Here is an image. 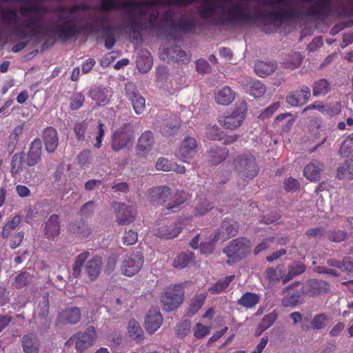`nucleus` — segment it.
<instances>
[{
	"label": "nucleus",
	"mask_w": 353,
	"mask_h": 353,
	"mask_svg": "<svg viewBox=\"0 0 353 353\" xmlns=\"http://www.w3.org/2000/svg\"><path fill=\"white\" fill-rule=\"evenodd\" d=\"M327 319V316L323 313L315 315L311 321L312 329L321 330L323 328Z\"/></svg>",
	"instance_id": "nucleus-58"
},
{
	"label": "nucleus",
	"mask_w": 353,
	"mask_h": 353,
	"mask_svg": "<svg viewBox=\"0 0 353 353\" xmlns=\"http://www.w3.org/2000/svg\"><path fill=\"white\" fill-rule=\"evenodd\" d=\"M23 130V125L21 124L17 125L11 132L9 140L7 144V150L10 153H12L16 148L19 141V137L22 133Z\"/></svg>",
	"instance_id": "nucleus-43"
},
{
	"label": "nucleus",
	"mask_w": 353,
	"mask_h": 353,
	"mask_svg": "<svg viewBox=\"0 0 353 353\" xmlns=\"http://www.w3.org/2000/svg\"><path fill=\"white\" fill-rule=\"evenodd\" d=\"M283 184L285 190L288 192L296 191L300 187L299 181L292 177L285 179Z\"/></svg>",
	"instance_id": "nucleus-62"
},
{
	"label": "nucleus",
	"mask_w": 353,
	"mask_h": 353,
	"mask_svg": "<svg viewBox=\"0 0 353 353\" xmlns=\"http://www.w3.org/2000/svg\"><path fill=\"white\" fill-rule=\"evenodd\" d=\"M234 279V275L228 276L225 278L221 279L217 281L215 284L209 288V292L211 294H219L226 289L230 283Z\"/></svg>",
	"instance_id": "nucleus-44"
},
{
	"label": "nucleus",
	"mask_w": 353,
	"mask_h": 353,
	"mask_svg": "<svg viewBox=\"0 0 353 353\" xmlns=\"http://www.w3.org/2000/svg\"><path fill=\"white\" fill-rule=\"evenodd\" d=\"M49 294L47 292H43L41 294V296L39 299V305L36 310V312L34 314V319L37 322H39L41 324L46 325L48 323V321L47 319L48 313H49Z\"/></svg>",
	"instance_id": "nucleus-18"
},
{
	"label": "nucleus",
	"mask_w": 353,
	"mask_h": 353,
	"mask_svg": "<svg viewBox=\"0 0 353 353\" xmlns=\"http://www.w3.org/2000/svg\"><path fill=\"white\" fill-rule=\"evenodd\" d=\"M153 134L150 131H145L139 139L137 151L139 154L145 155L149 152L154 144Z\"/></svg>",
	"instance_id": "nucleus-30"
},
{
	"label": "nucleus",
	"mask_w": 353,
	"mask_h": 353,
	"mask_svg": "<svg viewBox=\"0 0 353 353\" xmlns=\"http://www.w3.org/2000/svg\"><path fill=\"white\" fill-rule=\"evenodd\" d=\"M102 259L98 256L92 257L86 262L85 271L91 281H94L99 277L102 270Z\"/></svg>",
	"instance_id": "nucleus-25"
},
{
	"label": "nucleus",
	"mask_w": 353,
	"mask_h": 353,
	"mask_svg": "<svg viewBox=\"0 0 353 353\" xmlns=\"http://www.w3.org/2000/svg\"><path fill=\"white\" fill-rule=\"evenodd\" d=\"M305 295L301 292H296L286 295L282 300V304L284 307H295L302 303L301 297Z\"/></svg>",
	"instance_id": "nucleus-46"
},
{
	"label": "nucleus",
	"mask_w": 353,
	"mask_h": 353,
	"mask_svg": "<svg viewBox=\"0 0 353 353\" xmlns=\"http://www.w3.org/2000/svg\"><path fill=\"white\" fill-rule=\"evenodd\" d=\"M183 296L184 292L181 285L167 288L161 297L163 308L167 312L174 310L183 302Z\"/></svg>",
	"instance_id": "nucleus-8"
},
{
	"label": "nucleus",
	"mask_w": 353,
	"mask_h": 353,
	"mask_svg": "<svg viewBox=\"0 0 353 353\" xmlns=\"http://www.w3.org/2000/svg\"><path fill=\"white\" fill-rule=\"evenodd\" d=\"M42 140L48 153H53L59 145L57 131L53 127L46 128L42 132Z\"/></svg>",
	"instance_id": "nucleus-19"
},
{
	"label": "nucleus",
	"mask_w": 353,
	"mask_h": 353,
	"mask_svg": "<svg viewBox=\"0 0 353 353\" xmlns=\"http://www.w3.org/2000/svg\"><path fill=\"white\" fill-rule=\"evenodd\" d=\"M330 90V84L325 79H321L313 83L312 92L315 97L325 95Z\"/></svg>",
	"instance_id": "nucleus-41"
},
{
	"label": "nucleus",
	"mask_w": 353,
	"mask_h": 353,
	"mask_svg": "<svg viewBox=\"0 0 353 353\" xmlns=\"http://www.w3.org/2000/svg\"><path fill=\"white\" fill-rule=\"evenodd\" d=\"M192 253H182L176 256L173 262V266L177 269L185 268L192 259Z\"/></svg>",
	"instance_id": "nucleus-54"
},
{
	"label": "nucleus",
	"mask_w": 353,
	"mask_h": 353,
	"mask_svg": "<svg viewBox=\"0 0 353 353\" xmlns=\"http://www.w3.org/2000/svg\"><path fill=\"white\" fill-rule=\"evenodd\" d=\"M220 239H216V235L215 234L213 238L210 239L208 241L201 243L200 248L201 252L205 254H209L212 253L216 243Z\"/></svg>",
	"instance_id": "nucleus-56"
},
{
	"label": "nucleus",
	"mask_w": 353,
	"mask_h": 353,
	"mask_svg": "<svg viewBox=\"0 0 353 353\" xmlns=\"http://www.w3.org/2000/svg\"><path fill=\"white\" fill-rule=\"evenodd\" d=\"M24 154L23 152L16 153L13 155L11 163V172L12 175L19 174L22 170Z\"/></svg>",
	"instance_id": "nucleus-50"
},
{
	"label": "nucleus",
	"mask_w": 353,
	"mask_h": 353,
	"mask_svg": "<svg viewBox=\"0 0 353 353\" xmlns=\"http://www.w3.org/2000/svg\"><path fill=\"white\" fill-rule=\"evenodd\" d=\"M98 24L102 26V34L105 37L114 36L113 28L110 25L107 24L105 20L97 19L95 24L90 25V29L93 32H98Z\"/></svg>",
	"instance_id": "nucleus-51"
},
{
	"label": "nucleus",
	"mask_w": 353,
	"mask_h": 353,
	"mask_svg": "<svg viewBox=\"0 0 353 353\" xmlns=\"http://www.w3.org/2000/svg\"><path fill=\"white\" fill-rule=\"evenodd\" d=\"M227 255L228 264L234 263L246 256L250 252V241L245 238H237L232 240L223 249Z\"/></svg>",
	"instance_id": "nucleus-7"
},
{
	"label": "nucleus",
	"mask_w": 353,
	"mask_h": 353,
	"mask_svg": "<svg viewBox=\"0 0 353 353\" xmlns=\"http://www.w3.org/2000/svg\"><path fill=\"white\" fill-rule=\"evenodd\" d=\"M197 10L203 20L222 26L253 23L263 15L281 23L345 14L353 11V0H201Z\"/></svg>",
	"instance_id": "nucleus-1"
},
{
	"label": "nucleus",
	"mask_w": 353,
	"mask_h": 353,
	"mask_svg": "<svg viewBox=\"0 0 353 353\" xmlns=\"http://www.w3.org/2000/svg\"><path fill=\"white\" fill-rule=\"evenodd\" d=\"M143 263V256L141 252L136 251L125 254L122 262V272L128 276H132L139 272Z\"/></svg>",
	"instance_id": "nucleus-9"
},
{
	"label": "nucleus",
	"mask_w": 353,
	"mask_h": 353,
	"mask_svg": "<svg viewBox=\"0 0 353 353\" xmlns=\"http://www.w3.org/2000/svg\"><path fill=\"white\" fill-rule=\"evenodd\" d=\"M323 169V163L314 159L305 167L303 174L304 176L310 181H318L320 179L321 172Z\"/></svg>",
	"instance_id": "nucleus-29"
},
{
	"label": "nucleus",
	"mask_w": 353,
	"mask_h": 353,
	"mask_svg": "<svg viewBox=\"0 0 353 353\" xmlns=\"http://www.w3.org/2000/svg\"><path fill=\"white\" fill-rule=\"evenodd\" d=\"M181 126V120L176 115L166 116L158 126L159 132L165 137L174 135Z\"/></svg>",
	"instance_id": "nucleus-13"
},
{
	"label": "nucleus",
	"mask_w": 353,
	"mask_h": 353,
	"mask_svg": "<svg viewBox=\"0 0 353 353\" xmlns=\"http://www.w3.org/2000/svg\"><path fill=\"white\" fill-rule=\"evenodd\" d=\"M306 266L301 261H294L288 266V272L283 279V284L287 283L294 278L303 274L305 272Z\"/></svg>",
	"instance_id": "nucleus-34"
},
{
	"label": "nucleus",
	"mask_w": 353,
	"mask_h": 353,
	"mask_svg": "<svg viewBox=\"0 0 353 353\" xmlns=\"http://www.w3.org/2000/svg\"><path fill=\"white\" fill-rule=\"evenodd\" d=\"M109 90L106 88L97 87L89 92V97L94 100L97 104L105 105L109 101Z\"/></svg>",
	"instance_id": "nucleus-35"
},
{
	"label": "nucleus",
	"mask_w": 353,
	"mask_h": 353,
	"mask_svg": "<svg viewBox=\"0 0 353 353\" xmlns=\"http://www.w3.org/2000/svg\"><path fill=\"white\" fill-rule=\"evenodd\" d=\"M239 231L238 222L233 220H224L218 232L215 234L216 239L225 241L236 236Z\"/></svg>",
	"instance_id": "nucleus-20"
},
{
	"label": "nucleus",
	"mask_w": 353,
	"mask_h": 353,
	"mask_svg": "<svg viewBox=\"0 0 353 353\" xmlns=\"http://www.w3.org/2000/svg\"><path fill=\"white\" fill-rule=\"evenodd\" d=\"M260 300L259 295L252 292L245 293L239 300L237 303L245 308L254 307Z\"/></svg>",
	"instance_id": "nucleus-39"
},
{
	"label": "nucleus",
	"mask_w": 353,
	"mask_h": 353,
	"mask_svg": "<svg viewBox=\"0 0 353 353\" xmlns=\"http://www.w3.org/2000/svg\"><path fill=\"white\" fill-rule=\"evenodd\" d=\"M117 208V221L119 225L130 224L135 219V212L132 206L127 205L125 203H116Z\"/></svg>",
	"instance_id": "nucleus-22"
},
{
	"label": "nucleus",
	"mask_w": 353,
	"mask_h": 353,
	"mask_svg": "<svg viewBox=\"0 0 353 353\" xmlns=\"http://www.w3.org/2000/svg\"><path fill=\"white\" fill-rule=\"evenodd\" d=\"M42 153L41 140L36 138L30 145L26 157V164L30 167L36 165L40 161Z\"/></svg>",
	"instance_id": "nucleus-21"
},
{
	"label": "nucleus",
	"mask_w": 353,
	"mask_h": 353,
	"mask_svg": "<svg viewBox=\"0 0 353 353\" xmlns=\"http://www.w3.org/2000/svg\"><path fill=\"white\" fill-rule=\"evenodd\" d=\"M17 21V12L12 9L3 10L1 12V23L7 28L11 27L12 23Z\"/></svg>",
	"instance_id": "nucleus-49"
},
{
	"label": "nucleus",
	"mask_w": 353,
	"mask_h": 353,
	"mask_svg": "<svg viewBox=\"0 0 353 353\" xmlns=\"http://www.w3.org/2000/svg\"><path fill=\"white\" fill-rule=\"evenodd\" d=\"M90 256V254L88 251H84L79 254L75 259V261L72 266V274L74 277L77 278L79 276L82 267L83 263L85 262V261L88 259V257Z\"/></svg>",
	"instance_id": "nucleus-45"
},
{
	"label": "nucleus",
	"mask_w": 353,
	"mask_h": 353,
	"mask_svg": "<svg viewBox=\"0 0 353 353\" xmlns=\"http://www.w3.org/2000/svg\"><path fill=\"white\" fill-rule=\"evenodd\" d=\"M265 92V85L260 81H254L250 86V94L254 97H260Z\"/></svg>",
	"instance_id": "nucleus-57"
},
{
	"label": "nucleus",
	"mask_w": 353,
	"mask_h": 353,
	"mask_svg": "<svg viewBox=\"0 0 353 353\" xmlns=\"http://www.w3.org/2000/svg\"><path fill=\"white\" fill-rule=\"evenodd\" d=\"M276 318L277 314L274 312L265 315L259 324V329L261 330L259 334H261L262 332L268 329L274 323Z\"/></svg>",
	"instance_id": "nucleus-52"
},
{
	"label": "nucleus",
	"mask_w": 353,
	"mask_h": 353,
	"mask_svg": "<svg viewBox=\"0 0 353 353\" xmlns=\"http://www.w3.org/2000/svg\"><path fill=\"white\" fill-rule=\"evenodd\" d=\"M214 208V204L207 198H199L195 204L194 213L195 216H201Z\"/></svg>",
	"instance_id": "nucleus-38"
},
{
	"label": "nucleus",
	"mask_w": 353,
	"mask_h": 353,
	"mask_svg": "<svg viewBox=\"0 0 353 353\" xmlns=\"http://www.w3.org/2000/svg\"><path fill=\"white\" fill-rule=\"evenodd\" d=\"M197 141L194 137H186L179 147V155L185 162L190 161L197 152Z\"/></svg>",
	"instance_id": "nucleus-15"
},
{
	"label": "nucleus",
	"mask_w": 353,
	"mask_h": 353,
	"mask_svg": "<svg viewBox=\"0 0 353 353\" xmlns=\"http://www.w3.org/2000/svg\"><path fill=\"white\" fill-rule=\"evenodd\" d=\"M347 236V233L343 230H333L330 231L328 235V239L334 242H341L344 241Z\"/></svg>",
	"instance_id": "nucleus-60"
},
{
	"label": "nucleus",
	"mask_w": 353,
	"mask_h": 353,
	"mask_svg": "<svg viewBox=\"0 0 353 353\" xmlns=\"http://www.w3.org/2000/svg\"><path fill=\"white\" fill-rule=\"evenodd\" d=\"M21 222V216L19 215L14 216L12 219L8 221L3 227L1 236L3 239H7L11 231L16 228Z\"/></svg>",
	"instance_id": "nucleus-53"
},
{
	"label": "nucleus",
	"mask_w": 353,
	"mask_h": 353,
	"mask_svg": "<svg viewBox=\"0 0 353 353\" xmlns=\"http://www.w3.org/2000/svg\"><path fill=\"white\" fill-rule=\"evenodd\" d=\"M97 339V333L94 326H88L85 332L77 333L70 340L75 341V347L79 352L92 346Z\"/></svg>",
	"instance_id": "nucleus-11"
},
{
	"label": "nucleus",
	"mask_w": 353,
	"mask_h": 353,
	"mask_svg": "<svg viewBox=\"0 0 353 353\" xmlns=\"http://www.w3.org/2000/svg\"><path fill=\"white\" fill-rule=\"evenodd\" d=\"M190 327V321H184L176 327V334L179 337L183 338L189 333Z\"/></svg>",
	"instance_id": "nucleus-59"
},
{
	"label": "nucleus",
	"mask_w": 353,
	"mask_h": 353,
	"mask_svg": "<svg viewBox=\"0 0 353 353\" xmlns=\"http://www.w3.org/2000/svg\"><path fill=\"white\" fill-rule=\"evenodd\" d=\"M206 299L205 294L195 295L190 301V307L187 312L189 316L195 314L202 307Z\"/></svg>",
	"instance_id": "nucleus-40"
},
{
	"label": "nucleus",
	"mask_w": 353,
	"mask_h": 353,
	"mask_svg": "<svg viewBox=\"0 0 353 353\" xmlns=\"http://www.w3.org/2000/svg\"><path fill=\"white\" fill-rule=\"evenodd\" d=\"M336 176L340 180L353 179V159H347L338 168Z\"/></svg>",
	"instance_id": "nucleus-37"
},
{
	"label": "nucleus",
	"mask_w": 353,
	"mask_h": 353,
	"mask_svg": "<svg viewBox=\"0 0 353 353\" xmlns=\"http://www.w3.org/2000/svg\"><path fill=\"white\" fill-rule=\"evenodd\" d=\"M81 318V311L78 307H69L61 311L57 316V321L61 324L74 325Z\"/></svg>",
	"instance_id": "nucleus-17"
},
{
	"label": "nucleus",
	"mask_w": 353,
	"mask_h": 353,
	"mask_svg": "<svg viewBox=\"0 0 353 353\" xmlns=\"http://www.w3.org/2000/svg\"><path fill=\"white\" fill-rule=\"evenodd\" d=\"M125 90L135 112L139 114L143 113L145 108V100L137 90L136 86L132 83H128L125 84Z\"/></svg>",
	"instance_id": "nucleus-12"
},
{
	"label": "nucleus",
	"mask_w": 353,
	"mask_h": 353,
	"mask_svg": "<svg viewBox=\"0 0 353 353\" xmlns=\"http://www.w3.org/2000/svg\"><path fill=\"white\" fill-rule=\"evenodd\" d=\"M85 11L84 6L77 4L59 8V18L60 21H63V23L57 26L53 29L52 33L64 41L78 35L81 28L76 23L85 20Z\"/></svg>",
	"instance_id": "nucleus-2"
},
{
	"label": "nucleus",
	"mask_w": 353,
	"mask_h": 353,
	"mask_svg": "<svg viewBox=\"0 0 353 353\" xmlns=\"http://www.w3.org/2000/svg\"><path fill=\"white\" fill-rule=\"evenodd\" d=\"M128 333L131 338L137 341H141L143 338V332L139 323L135 320H130L128 326Z\"/></svg>",
	"instance_id": "nucleus-42"
},
{
	"label": "nucleus",
	"mask_w": 353,
	"mask_h": 353,
	"mask_svg": "<svg viewBox=\"0 0 353 353\" xmlns=\"http://www.w3.org/2000/svg\"><path fill=\"white\" fill-rule=\"evenodd\" d=\"M340 152L344 153L353 152V133L350 134L342 143Z\"/></svg>",
	"instance_id": "nucleus-63"
},
{
	"label": "nucleus",
	"mask_w": 353,
	"mask_h": 353,
	"mask_svg": "<svg viewBox=\"0 0 353 353\" xmlns=\"http://www.w3.org/2000/svg\"><path fill=\"white\" fill-rule=\"evenodd\" d=\"M176 163H172L165 158H159L156 163V168L158 170L164 172L172 171L175 168Z\"/></svg>",
	"instance_id": "nucleus-55"
},
{
	"label": "nucleus",
	"mask_w": 353,
	"mask_h": 353,
	"mask_svg": "<svg viewBox=\"0 0 353 353\" xmlns=\"http://www.w3.org/2000/svg\"><path fill=\"white\" fill-rule=\"evenodd\" d=\"M247 110L248 107L245 101H237L234 110L230 114L219 117V124L225 129L235 130L243 123Z\"/></svg>",
	"instance_id": "nucleus-6"
},
{
	"label": "nucleus",
	"mask_w": 353,
	"mask_h": 353,
	"mask_svg": "<svg viewBox=\"0 0 353 353\" xmlns=\"http://www.w3.org/2000/svg\"><path fill=\"white\" fill-rule=\"evenodd\" d=\"M162 323L163 317L158 310L152 309L148 311L145 324V329L150 334L155 332L160 327Z\"/></svg>",
	"instance_id": "nucleus-24"
},
{
	"label": "nucleus",
	"mask_w": 353,
	"mask_h": 353,
	"mask_svg": "<svg viewBox=\"0 0 353 353\" xmlns=\"http://www.w3.org/2000/svg\"><path fill=\"white\" fill-rule=\"evenodd\" d=\"M44 236L48 239H54L59 234L60 223L59 216L56 214L51 215L43 225Z\"/></svg>",
	"instance_id": "nucleus-28"
},
{
	"label": "nucleus",
	"mask_w": 353,
	"mask_h": 353,
	"mask_svg": "<svg viewBox=\"0 0 353 353\" xmlns=\"http://www.w3.org/2000/svg\"><path fill=\"white\" fill-rule=\"evenodd\" d=\"M148 196L150 202L165 206L162 209L165 215L179 212L187 199L184 192H173L171 188L163 185L150 189Z\"/></svg>",
	"instance_id": "nucleus-3"
},
{
	"label": "nucleus",
	"mask_w": 353,
	"mask_h": 353,
	"mask_svg": "<svg viewBox=\"0 0 353 353\" xmlns=\"http://www.w3.org/2000/svg\"><path fill=\"white\" fill-rule=\"evenodd\" d=\"M277 64L275 61H259L254 65L256 74L261 77H265L275 71Z\"/></svg>",
	"instance_id": "nucleus-32"
},
{
	"label": "nucleus",
	"mask_w": 353,
	"mask_h": 353,
	"mask_svg": "<svg viewBox=\"0 0 353 353\" xmlns=\"http://www.w3.org/2000/svg\"><path fill=\"white\" fill-rule=\"evenodd\" d=\"M21 12L26 18L23 24L27 28L34 29L37 28L43 19V14L36 8L23 7Z\"/></svg>",
	"instance_id": "nucleus-14"
},
{
	"label": "nucleus",
	"mask_w": 353,
	"mask_h": 353,
	"mask_svg": "<svg viewBox=\"0 0 353 353\" xmlns=\"http://www.w3.org/2000/svg\"><path fill=\"white\" fill-rule=\"evenodd\" d=\"M68 232L79 238H86L91 234V228L82 219L71 222L68 225Z\"/></svg>",
	"instance_id": "nucleus-26"
},
{
	"label": "nucleus",
	"mask_w": 353,
	"mask_h": 353,
	"mask_svg": "<svg viewBox=\"0 0 353 353\" xmlns=\"http://www.w3.org/2000/svg\"><path fill=\"white\" fill-rule=\"evenodd\" d=\"M233 168L238 176L243 179H252L259 172L255 157L250 153L236 157L233 161Z\"/></svg>",
	"instance_id": "nucleus-4"
},
{
	"label": "nucleus",
	"mask_w": 353,
	"mask_h": 353,
	"mask_svg": "<svg viewBox=\"0 0 353 353\" xmlns=\"http://www.w3.org/2000/svg\"><path fill=\"white\" fill-rule=\"evenodd\" d=\"M285 266L284 264H279L275 268L270 267L265 270V275L269 283H275L281 281L283 283V279L285 274Z\"/></svg>",
	"instance_id": "nucleus-31"
},
{
	"label": "nucleus",
	"mask_w": 353,
	"mask_h": 353,
	"mask_svg": "<svg viewBox=\"0 0 353 353\" xmlns=\"http://www.w3.org/2000/svg\"><path fill=\"white\" fill-rule=\"evenodd\" d=\"M228 150L225 148H211L208 151L209 161L216 165L223 161L228 156Z\"/></svg>",
	"instance_id": "nucleus-36"
},
{
	"label": "nucleus",
	"mask_w": 353,
	"mask_h": 353,
	"mask_svg": "<svg viewBox=\"0 0 353 353\" xmlns=\"http://www.w3.org/2000/svg\"><path fill=\"white\" fill-rule=\"evenodd\" d=\"M138 240V234L136 231L130 230L126 232L123 237V243L127 245L134 244Z\"/></svg>",
	"instance_id": "nucleus-61"
},
{
	"label": "nucleus",
	"mask_w": 353,
	"mask_h": 353,
	"mask_svg": "<svg viewBox=\"0 0 353 353\" xmlns=\"http://www.w3.org/2000/svg\"><path fill=\"white\" fill-rule=\"evenodd\" d=\"M34 276L26 271L21 272L14 278V286L17 288H22L33 281Z\"/></svg>",
	"instance_id": "nucleus-47"
},
{
	"label": "nucleus",
	"mask_w": 353,
	"mask_h": 353,
	"mask_svg": "<svg viewBox=\"0 0 353 353\" xmlns=\"http://www.w3.org/2000/svg\"><path fill=\"white\" fill-rule=\"evenodd\" d=\"M21 345L25 353H39L40 342L35 334L28 333L23 336Z\"/></svg>",
	"instance_id": "nucleus-27"
},
{
	"label": "nucleus",
	"mask_w": 353,
	"mask_h": 353,
	"mask_svg": "<svg viewBox=\"0 0 353 353\" xmlns=\"http://www.w3.org/2000/svg\"><path fill=\"white\" fill-rule=\"evenodd\" d=\"M311 91L310 88L303 85L301 90L290 92L286 97V102L292 106H301L309 101Z\"/></svg>",
	"instance_id": "nucleus-16"
},
{
	"label": "nucleus",
	"mask_w": 353,
	"mask_h": 353,
	"mask_svg": "<svg viewBox=\"0 0 353 353\" xmlns=\"http://www.w3.org/2000/svg\"><path fill=\"white\" fill-rule=\"evenodd\" d=\"M330 291L329 283L322 279H310L302 286V293L310 297L323 296Z\"/></svg>",
	"instance_id": "nucleus-10"
},
{
	"label": "nucleus",
	"mask_w": 353,
	"mask_h": 353,
	"mask_svg": "<svg viewBox=\"0 0 353 353\" xmlns=\"http://www.w3.org/2000/svg\"><path fill=\"white\" fill-rule=\"evenodd\" d=\"M135 139L133 124L126 123L114 131L111 137V148L114 152L132 146Z\"/></svg>",
	"instance_id": "nucleus-5"
},
{
	"label": "nucleus",
	"mask_w": 353,
	"mask_h": 353,
	"mask_svg": "<svg viewBox=\"0 0 353 353\" xmlns=\"http://www.w3.org/2000/svg\"><path fill=\"white\" fill-rule=\"evenodd\" d=\"M235 99V93L228 86H225L215 94V101L222 105H230Z\"/></svg>",
	"instance_id": "nucleus-33"
},
{
	"label": "nucleus",
	"mask_w": 353,
	"mask_h": 353,
	"mask_svg": "<svg viewBox=\"0 0 353 353\" xmlns=\"http://www.w3.org/2000/svg\"><path fill=\"white\" fill-rule=\"evenodd\" d=\"M185 219H179L170 227L163 225L157 228L156 235L161 238L170 239L177 236L181 232Z\"/></svg>",
	"instance_id": "nucleus-23"
},
{
	"label": "nucleus",
	"mask_w": 353,
	"mask_h": 353,
	"mask_svg": "<svg viewBox=\"0 0 353 353\" xmlns=\"http://www.w3.org/2000/svg\"><path fill=\"white\" fill-rule=\"evenodd\" d=\"M84 101V96L81 92L76 93L72 97L70 108L72 110H77L83 105Z\"/></svg>",
	"instance_id": "nucleus-64"
},
{
	"label": "nucleus",
	"mask_w": 353,
	"mask_h": 353,
	"mask_svg": "<svg viewBox=\"0 0 353 353\" xmlns=\"http://www.w3.org/2000/svg\"><path fill=\"white\" fill-rule=\"evenodd\" d=\"M136 63L139 70L145 73L151 69L152 65V59L150 54L148 52L147 54L139 57L137 59Z\"/></svg>",
	"instance_id": "nucleus-48"
}]
</instances>
